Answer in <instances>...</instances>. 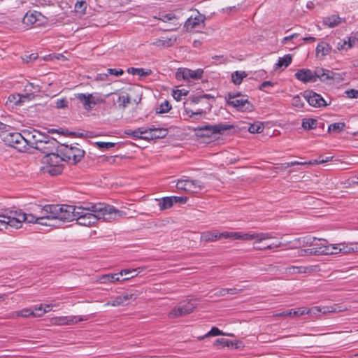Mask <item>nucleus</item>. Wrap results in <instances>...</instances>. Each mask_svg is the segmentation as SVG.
<instances>
[{"label":"nucleus","mask_w":358,"mask_h":358,"mask_svg":"<svg viewBox=\"0 0 358 358\" xmlns=\"http://www.w3.org/2000/svg\"><path fill=\"white\" fill-rule=\"evenodd\" d=\"M76 209L75 220L78 224L85 227L91 226L99 220L110 222L124 215L115 207L103 203L78 206Z\"/></svg>","instance_id":"nucleus-1"},{"label":"nucleus","mask_w":358,"mask_h":358,"mask_svg":"<svg viewBox=\"0 0 358 358\" xmlns=\"http://www.w3.org/2000/svg\"><path fill=\"white\" fill-rule=\"evenodd\" d=\"M209 97V94L189 97L184 103L185 114L189 117H195L196 119L205 117L211 109V104L207 100Z\"/></svg>","instance_id":"nucleus-2"},{"label":"nucleus","mask_w":358,"mask_h":358,"mask_svg":"<svg viewBox=\"0 0 358 358\" xmlns=\"http://www.w3.org/2000/svg\"><path fill=\"white\" fill-rule=\"evenodd\" d=\"M273 236L270 233H256V232H248V233H242L238 232V238L237 240L242 241H251L255 240L253 243L254 248L257 250H265L267 249L271 248H278L281 247L282 245L281 242H278L276 243H272L270 245H267L265 246H259L258 243H260L263 241L268 240L272 238Z\"/></svg>","instance_id":"nucleus-3"},{"label":"nucleus","mask_w":358,"mask_h":358,"mask_svg":"<svg viewBox=\"0 0 358 358\" xmlns=\"http://www.w3.org/2000/svg\"><path fill=\"white\" fill-rule=\"evenodd\" d=\"M57 152L62 155L64 162L71 164L80 162L85 155V151L79 147L78 144L60 145Z\"/></svg>","instance_id":"nucleus-4"},{"label":"nucleus","mask_w":358,"mask_h":358,"mask_svg":"<svg viewBox=\"0 0 358 358\" xmlns=\"http://www.w3.org/2000/svg\"><path fill=\"white\" fill-rule=\"evenodd\" d=\"M62 158L58 152L45 155L43 158V164H44L43 169L44 172L48 173L52 176L62 173L64 169L62 162H64V159Z\"/></svg>","instance_id":"nucleus-5"},{"label":"nucleus","mask_w":358,"mask_h":358,"mask_svg":"<svg viewBox=\"0 0 358 358\" xmlns=\"http://www.w3.org/2000/svg\"><path fill=\"white\" fill-rule=\"evenodd\" d=\"M225 99L229 106L236 108L241 112H251L254 110V106L251 103L246 95L241 92H229Z\"/></svg>","instance_id":"nucleus-6"},{"label":"nucleus","mask_w":358,"mask_h":358,"mask_svg":"<svg viewBox=\"0 0 358 358\" xmlns=\"http://www.w3.org/2000/svg\"><path fill=\"white\" fill-rule=\"evenodd\" d=\"M1 138L3 142L10 147H13L20 152L25 151L27 148V141H29L30 134H21L18 132H3Z\"/></svg>","instance_id":"nucleus-7"},{"label":"nucleus","mask_w":358,"mask_h":358,"mask_svg":"<svg viewBox=\"0 0 358 358\" xmlns=\"http://www.w3.org/2000/svg\"><path fill=\"white\" fill-rule=\"evenodd\" d=\"M76 206L50 205L49 213L55 215V220L70 222L75 220Z\"/></svg>","instance_id":"nucleus-8"},{"label":"nucleus","mask_w":358,"mask_h":358,"mask_svg":"<svg viewBox=\"0 0 358 358\" xmlns=\"http://www.w3.org/2000/svg\"><path fill=\"white\" fill-rule=\"evenodd\" d=\"M234 126L227 123H220L214 125L207 124L197 127L196 134L201 137H210L213 134H222L225 131L233 128Z\"/></svg>","instance_id":"nucleus-9"},{"label":"nucleus","mask_w":358,"mask_h":358,"mask_svg":"<svg viewBox=\"0 0 358 358\" xmlns=\"http://www.w3.org/2000/svg\"><path fill=\"white\" fill-rule=\"evenodd\" d=\"M196 307V301L194 300L191 299L186 301H182L180 302L177 307L171 310L169 314V316L171 318L182 317L193 312Z\"/></svg>","instance_id":"nucleus-10"},{"label":"nucleus","mask_w":358,"mask_h":358,"mask_svg":"<svg viewBox=\"0 0 358 358\" xmlns=\"http://www.w3.org/2000/svg\"><path fill=\"white\" fill-rule=\"evenodd\" d=\"M178 189L182 190L187 193H196L201 190L204 186L202 182L197 180H179L176 184Z\"/></svg>","instance_id":"nucleus-11"},{"label":"nucleus","mask_w":358,"mask_h":358,"mask_svg":"<svg viewBox=\"0 0 358 358\" xmlns=\"http://www.w3.org/2000/svg\"><path fill=\"white\" fill-rule=\"evenodd\" d=\"M58 143L55 138L48 136L42 142L36 144V150L44 153L45 155L54 154L55 153V151L57 152V149L59 146Z\"/></svg>","instance_id":"nucleus-12"},{"label":"nucleus","mask_w":358,"mask_h":358,"mask_svg":"<svg viewBox=\"0 0 358 358\" xmlns=\"http://www.w3.org/2000/svg\"><path fill=\"white\" fill-rule=\"evenodd\" d=\"M203 74V70L201 69L191 70L185 68L179 69L176 72V77L178 80H189V79L198 80L202 78Z\"/></svg>","instance_id":"nucleus-13"},{"label":"nucleus","mask_w":358,"mask_h":358,"mask_svg":"<svg viewBox=\"0 0 358 358\" xmlns=\"http://www.w3.org/2000/svg\"><path fill=\"white\" fill-rule=\"evenodd\" d=\"M303 97L307 101L308 104L315 108H321L328 106L327 101L323 97L312 90L305 91Z\"/></svg>","instance_id":"nucleus-14"},{"label":"nucleus","mask_w":358,"mask_h":358,"mask_svg":"<svg viewBox=\"0 0 358 358\" xmlns=\"http://www.w3.org/2000/svg\"><path fill=\"white\" fill-rule=\"evenodd\" d=\"M50 205H45L41 208L40 214L38 217L37 224L45 226L54 227L55 226V215L49 213V208Z\"/></svg>","instance_id":"nucleus-15"},{"label":"nucleus","mask_w":358,"mask_h":358,"mask_svg":"<svg viewBox=\"0 0 358 358\" xmlns=\"http://www.w3.org/2000/svg\"><path fill=\"white\" fill-rule=\"evenodd\" d=\"M75 96L83 103V108L87 110H91L95 105L103 101L101 99L96 98L92 94L79 93L75 94Z\"/></svg>","instance_id":"nucleus-16"},{"label":"nucleus","mask_w":358,"mask_h":358,"mask_svg":"<svg viewBox=\"0 0 358 358\" xmlns=\"http://www.w3.org/2000/svg\"><path fill=\"white\" fill-rule=\"evenodd\" d=\"M87 317L78 316H57L50 319V322L55 325H70L76 324L78 322L87 320Z\"/></svg>","instance_id":"nucleus-17"},{"label":"nucleus","mask_w":358,"mask_h":358,"mask_svg":"<svg viewBox=\"0 0 358 358\" xmlns=\"http://www.w3.org/2000/svg\"><path fill=\"white\" fill-rule=\"evenodd\" d=\"M43 16L37 11L27 12L22 19V22L28 27H37L41 23Z\"/></svg>","instance_id":"nucleus-18"},{"label":"nucleus","mask_w":358,"mask_h":358,"mask_svg":"<svg viewBox=\"0 0 358 358\" xmlns=\"http://www.w3.org/2000/svg\"><path fill=\"white\" fill-rule=\"evenodd\" d=\"M295 78L303 82V83L315 82L316 79V69L313 71L308 69H301L296 71L294 75Z\"/></svg>","instance_id":"nucleus-19"},{"label":"nucleus","mask_w":358,"mask_h":358,"mask_svg":"<svg viewBox=\"0 0 358 358\" xmlns=\"http://www.w3.org/2000/svg\"><path fill=\"white\" fill-rule=\"evenodd\" d=\"M206 17L198 12L194 17H189L185 22L184 27L187 31L192 30L199 27H204Z\"/></svg>","instance_id":"nucleus-20"},{"label":"nucleus","mask_w":358,"mask_h":358,"mask_svg":"<svg viewBox=\"0 0 358 358\" xmlns=\"http://www.w3.org/2000/svg\"><path fill=\"white\" fill-rule=\"evenodd\" d=\"M134 294L129 292H124L122 295L117 296L112 301L107 302L105 306H119L127 305L130 300H135Z\"/></svg>","instance_id":"nucleus-21"},{"label":"nucleus","mask_w":358,"mask_h":358,"mask_svg":"<svg viewBox=\"0 0 358 358\" xmlns=\"http://www.w3.org/2000/svg\"><path fill=\"white\" fill-rule=\"evenodd\" d=\"M23 134L24 136H26V134H30L29 141H27V146L29 145L35 148L36 149V144L42 142L43 139H45L48 137V136H44L36 130H34L33 131H23Z\"/></svg>","instance_id":"nucleus-22"},{"label":"nucleus","mask_w":358,"mask_h":358,"mask_svg":"<svg viewBox=\"0 0 358 358\" xmlns=\"http://www.w3.org/2000/svg\"><path fill=\"white\" fill-rule=\"evenodd\" d=\"M146 133V135L143 137L144 139L152 140L155 138H164L166 135L167 131L166 129L162 128L147 127Z\"/></svg>","instance_id":"nucleus-23"},{"label":"nucleus","mask_w":358,"mask_h":358,"mask_svg":"<svg viewBox=\"0 0 358 358\" xmlns=\"http://www.w3.org/2000/svg\"><path fill=\"white\" fill-rule=\"evenodd\" d=\"M20 210L10 211V215H8L7 224L8 227H11L15 229H19L22 227L23 221L20 219Z\"/></svg>","instance_id":"nucleus-24"},{"label":"nucleus","mask_w":358,"mask_h":358,"mask_svg":"<svg viewBox=\"0 0 358 358\" xmlns=\"http://www.w3.org/2000/svg\"><path fill=\"white\" fill-rule=\"evenodd\" d=\"M331 74L332 71L319 68L316 69V79H320V81L327 84H331Z\"/></svg>","instance_id":"nucleus-25"},{"label":"nucleus","mask_w":358,"mask_h":358,"mask_svg":"<svg viewBox=\"0 0 358 358\" xmlns=\"http://www.w3.org/2000/svg\"><path fill=\"white\" fill-rule=\"evenodd\" d=\"M96 281L101 284H107L120 281V279L118 273H109L99 276Z\"/></svg>","instance_id":"nucleus-26"},{"label":"nucleus","mask_w":358,"mask_h":358,"mask_svg":"<svg viewBox=\"0 0 358 358\" xmlns=\"http://www.w3.org/2000/svg\"><path fill=\"white\" fill-rule=\"evenodd\" d=\"M147 127H139L136 129H126L124 134L129 136H131L135 138L144 139V136L146 135Z\"/></svg>","instance_id":"nucleus-27"},{"label":"nucleus","mask_w":358,"mask_h":358,"mask_svg":"<svg viewBox=\"0 0 358 358\" xmlns=\"http://www.w3.org/2000/svg\"><path fill=\"white\" fill-rule=\"evenodd\" d=\"M322 309L320 307L315 306L311 308H301L298 309V312L294 313L296 315H303L305 314L310 315V316H317Z\"/></svg>","instance_id":"nucleus-28"},{"label":"nucleus","mask_w":358,"mask_h":358,"mask_svg":"<svg viewBox=\"0 0 358 358\" xmlns=\"http://www.w3.org/2000/svg\"><path fill=\"white\" fill-rule=\"evenodd\" d=\"M30 316L38 317V313H35L34 310H32L31 308H24L21 310L15 311L11 313L10 317H28Z\"/></svg>","instance_id":"nucleus-29"},{"label":"nucleus","mask_w":358,"mask_h":358,"mask_svg":"<svg viewBox=\"0 0 358 358\" xmlns=\"http://www.w3.org/2000/svg\"><path fill=\"white\" fill-rule=\"evenodd\" d=\"M331 52V46L326 42L319 43L316 47V56L324 57Z\"/></svg>","instance_id":"nucleus-30"},{"label":"nucleus","mask_w":358,"mask_h":358,"mask_svg":"<svg viewBox=\"0 0 358 358\" xmlns=\"http://www.w3.org/2000/svg\"><path fill=\"white\" fill-rule=\"evenodd\" d=\"M220 233L217 231H206L201 234V239L204 242H214L220 239Z\"/></svg>","instance_id":"nucleus-31"},{"label":"nucleus","mask_w":358,"mask_h":358,"mask_svg":"<svg viewBox=\"0 0 358 358\" xmlns=\"http://www.w3.org/2000/svg\"><path fill=\"white\" fill-rule=\"evenodd\" d=\"M247 76L248 73L245 71H236L231 73V82L235 85H239Z\"/></svg>","instance_id":"nucleus-32"},{"label":"nucleus","mask_w":358,"mask_h":358,"mask_svg":"<svg viewBox=\"0 0 358 358\" xmlns=\"http://www.w3.org/2000/svg\"><path fill=\"white\" fill-rule=\"evenodd\" d=\"M340 245H341V243L330 244L328 246L322 248L323 250H320V252L322 253L324 255L338 254V253L341 252V251H339Z\"/></svg>","instance_id":"nucleus-33"},{"label":"nucleus","mask_w":358,"mask_h":358,"mask_svg":"<svg viewBox=\"0 0 358 358\" xmlns=\"http://www.w3.org/2000/svg\"><path fill=\"white\" fill-rule=\"evenodd\" d=\"M38 215H33V214H27L24 212H22V210H20V219H22V220L25 222H28V223H36L37 224L38 222Z\"/></svg>","instance_id":"nucleus-34"},{"label":"nucleus","mask_w":358,"mask_h":358,"mask_svg":"<svg viewBox=\"0 0 358 358\" xmlns=\"http://www.w3.org/2000/svg\"><path fill=\"white\" fill-rule=\"evenodd\" d=\"M129 73H131L133 75H138L139 76H148L152 73V71L150 69H148L145 71L143 68H129L127 70Z\"/></svg>","instance_id":"nucleus-35"},{"label":"nucleus","mask_w":358,"mask_h":358,"mask_svg":"<svg viewBox=\"0 0 358 358\" xmlns=\"http://www.w3.org/2000/svg\"><path fill=\"white\" fill-rule=\"evenodd\" d=\"M317 120L313 118H305L302 121V127L305 130H310L317 127Z\"/></svg>","instance_id":"nucleus-36"},{"label":"nucleus","mask_w":358,"mask_h":358,"mask_svg":"<svg viewBox=\"0 0 358 358\" xmlns=\"http://www.w3.org/2000/svg\"><path fill=\"white\" fill-rule=\"evenodd\" d=\"M339 247V251L343 254L350 253L358 250V245L353 243L346 244L345 243H342Z\"/></svg>","instance_id":"nucleus-37"},{"label":"nucleus","mask_w":358,"mask_h":358,"mask_svg":"<svg viewBox=\"0 0 358 358\" xmlns=\"http://www.w3.org/2000/svg\"><path fill=\"white\" fill-rule=\"evenodd\" d=\"M292 55L289 54H287V55H285L282 57H279L278 62L276 64V66L278 67L284 66L286 68L292 63Z\"/></svg>","instance_id":"nucleus-38"},{"label":"nucleus","mask_w":358,"mask_h":358,"mask_svg":"<svg viewBox=\"0 0 358 358\" xmlns=\"http://www.w3.org/2000/svg\"><path fill=\"white\" fill-rule=\"evenodd\" d=\"M173 205V198L170 197H164L162 200L159 203V209L161 210H164L166 209H169L171 208Z\"/></svg>","instance_id":"nucleus-39"},{"label":"nucleus","mask_w":358,"mask_h":358,"mask_svg":"<svg viewBox=\"0 0 358 358\" xmlns=\"http://www.w3.org/2000/svg\"><path fill=\"white\" fill-rule=\"evenodd\" d=\"M86 8H87V3L85 1H83V0L78 1L75 3V6H74L75 12L79 13L80 15L85 14Z\"/></svg>","instance_id":"nucleus-40"},{"label":"nucleus","mask_w":358,"mask_h":358,"mask_svg":"<svg viewBox=\"0 0 358 358\" xmlns=\"http://www.w3.org/2000/svg\"><path fill=\"white\" fill-rule=\"evenodd\" d=\"M345 127L344 122H335L331 124L328 127V131L333 133H340L342 131Z\"/></svg>","instance_id":"nucleus-41"},{"label":"nucleus","mask_w":358,"mask_h":358,"mask_svg":"<svg viewBox=\"0 0 358 358\" xmlns=\"http://www.w3.org/2000/svg\"><path fill=\"white\" fill-rule=\"evenodd\" d=\"M324 22L328 27H334L341 22V18L339 16L334 15L327 17L324 20Z\"/></svg>","instance_id":"nucleus-42"},{"label":"nucleus","mask_w":358,"mask_h":358,"mask_svg":"<svg viewBox=\"0 0 358 358\" xmlns=\"http://www.w3.org/2000/svg\"><path fill=\"white\" fill-rule=\"evenodd\" d=\"M264 128V124L262 122H258L251 124L248 128V131L251 134H259L263 131Z\"/></svg>","instance_id":"nucleus-43"},{"label":"nucleus","mask_w":358,"mask_h":358,"mask_svg":"<svg viewBox=\"0 0 358 358\" xmlns=\"http://www.w3.org/2000/svg\"><path fill=\"white\" fill-rule=\"evenodd\" d=\"M317 243H318L317 245H315V248H313V250H314V253L317 255H323L322 253L320 252V250H322L323 248L326 246L329 245L330 244L328 243V241L325 239H317Z\"/></svg>","instance_id":"nucleus-44"},{"label":"nucleus","mask_w":358,"mask_h":358,"mask_svg":"<svg viewBox=\"0 0 358 358\" xmlns=\"http://www.w3.org/2000/svg\"><path fill=\"white\" fill-rule=\"evenodd\" d=\"M346 76V73L345 72H334L332 71L331 74V84L333 83H339L340 82L344 80L345 77Z\"/></svg>","instance_id":"nucleus-45"},{"label":"nucleus","mask_w":358,"mask_h":358,"mask_svg":"<svg viewBox=\"0 0 358 358\" xmlns=\"http://www.w3.org/2000/svg\"><path fill=\"white\" fill-rule=\"evenodd\" d=\"M214 345L218 348L233 347L234 343L231 341L222 338L217 339L214 343Z\"/></svg>","instance_id":"nucleus-46"},{"label":"nucleus","mask_w":358,"mask_h":358,"mask_svg":"<svg viewBox=\"0 0 358 358\" xmlns=\"http://www.w3.org/2000/svg\"><path fill=\"white\" fill-rule=\"evenodd\" d=\"M320 308L322 309V311L320 312L322 314H327L330 313H339L343 311V310L341 309L337 306H324Z\"/></svg>","instance_id":"nucleus-47"},{"label":"nucleus","mask_w":358,"mask_h":358,"mask_svg":"<svg viewBox=\"0 0 358 358\" xmlns=\"http://www.w3.org/2000/svg\"><path fill=\"white\" fill-rule=\"evenodd\" d=\"M152 44L157 47H170L172 45V42L171 38H167L166 40L157 39L155 41L152 43Z\"/></svg>","instance_id":"nucleus-48"},{"label":"nucleus","mask_w":358,"mask_h":358,"mask_svg":"<svg viewBox=\"0 0 358 358\" xmlns=\"http://www.w3.org/2000/svg\"><path fill=\"white\" fill-rule=\"evenodd\" d=\"M27 95H20L19 94H11L8 96V101L10 102H14L15 104L19 105L21 102L23 101L22 99H26Z\"/></svg>","instance_id":"nucleus-49"},{"label":"nucleus","mask_w":358,"mask_h":358,"mask_svg":"<svg viewBox=\"0 0 358 358\" xmlns=\"http://www.w3.org/2000/svg\"><path fill=\"white\" fill-rule=\"evenodd\" d=\"M221 238H230L232 240H237L238 238V232H234V231H224L220 233V235L219 236Z\"/></svg>","instance_id":"nucleus-50"},{"label":"nucleus","mask_w":358,"mask_h":358,"mask_svg":"<svg viewBox=\"0 0 358 358\" xmlns=\"http://www.w3.org/2000/svg\"><path fill=\"white\" fill-rule=\"evenodd\" d=\"M171 108V106L170 105L169 102L166 100L164 101L160 105L158 108V113H165L169 112Z\"/></svg>","instance_id":"nucleus-51"},{"label":"nucleus","mask_w":358,"mask_h":358,"mask_svg":"<svg viewBox=\"0 0 358 358\" xmlns=\"http://www.w3.org/2000/svg\"><path fill=\"white\" fill-rule=\"evenodd\" d=\"M187 93H188V91L185 90V89L176 90H173V96L176 101H180V100H181V99L183 96H187Z\"/></svg>","instance_id":"nucleus-52"},{"label":"nucleus","mask_w":358,"mask_h":358,"mask_svg":"<svg viewBox=\"0 0 358 358\" xmlns=\"http://www.w3.org/2000/svg\"><path fill=\"white\" fill-rule=\"evenodd\" d=\"M220 335H227L220 330L217 327H213L212 329L205 334V336H217Z\"/></svg>","instance_id":"nucleus-53"},{"label":"nucleus","mask_w":358,"mask_h":358,"mask_svg":"<svg viewBox=\"0 0 358 358\" xmlns=\"http://www.w3.org/2000/svg\"><path fill=\"white\" fill-rule=\"evenodd\" d=\"M292 104L296 108H303L304 105L301 98L299 95H296L292 98Z\"/></svg>","instance_id":"nucleus-54"},{"label":"nucleus","mask_w":358,"mask_h":358,"mask_svg":"<svg viewBox=\"0 0 358 358\" xmlns=\"http://www.w3.org/2000/svg\"><path fill=\"white\" fill-rule=\"evenodd\" d=\"M96 144L99 148L106 149V150H108L115 146V143H111V142H101L100 141V142H96Z\"/></svg>","instance_id":"nucleus-55"},{"label":"nucleus","mask_w":358,"mask_h":358,"mask_svg":"<svg viewBox=\"0 0 358 358\" xmlns=\"http://www.w3.org/2000/svg\"><path fill=\"white\" fill-rule=\"evenodd\" d=\"M118 102H121L120 106L124 108L130 103V96L129 95L120 96L118 98Z\"/></svg>","instance_id":"nucleus-56"},{"label":"nucleus","mask_w":358,"mask_h":358,"mask_svg":"<svg viewBox=\"0 0 358 358\" xmlns=\"http://www.w3.org/2000/svg\"><path fill=\"white\" fill-rule=\"evenodd\" d=\"M308 164V162H299V161H293L288 163H285L282 164V169H285L288 167L293 166L295 165H306Z\"/></svg>","instance_id":"nucleus-57"},{"label":"nucleus","mask_w":358,"mask_h":358,"mask_svg":"<svg viewBox=\"0 0 358 358\" xmlns=\"http://www.w3.org/2000/svg\"><path fill=\"white\" fill-rule=\"evenodd\" d=\"M57 108H65L68 107V101L66 98L57 99L55 102Z\"/></svg>","instance_id":"nucleus-58"},{"label":"nucleus","mask_w":358,"mask_h":358,"mask_svg":"<svg viewBox=\"0 0 358 358\" xmlns=\"http://www.w3.org/2000/svg\"><path fill=\"white\" fill-rule=\"evenodd\" d=\"M298 312V309L296 310H289L287 311H282L274 315L275 317H287V316H296L294 314V313Z\"/></svg>","instance_id":"nucleus-59"},{"label":"nucleus","mask_w":358,"mask_h":358,"mask_svg":"<svg viewBox=\"0 0 358 358\" xmlns=\"http://www.w3.org/2000/svg\"><path fill=\"white\" fill-rule=\"evenodd\" d=\"M303 243H306V244H309L313 246L318 245V243H317V238H316L315 237L306 236V237L303 238Z\"/></svg>","instance_id":"nucleus-60"},{"label":"nucleus","mask_w":358,"mask_h":358,"mask_svg":"<svg viewBox=\"0 0 358 358\" xmlns=\"http://www.w3.org/2000/svg\"><path fill=\"white\" fill-rule=\"evenodd\" d=\"M176 19V16L173 13L163 14L159 17V20L164 22Z\"/></svg>","instance_id":"nucleus-61"},{"label":"nucleus","mask_w":358,"mask_h":358,"mask_svg":"<svg viewBox=\"0 0 358 358\" xmlns=\"http://www.w3.org/2000/svg\"><path fill=\"white\" fill-rule=\"evenodd\" d=\"M107 72L108 74L114 75L115 76H120L123 74L124 71L122 69H108Z\"/></svg>","instance_id":"nucleus-62"},{"label":"nucleus","mask_w":358,"mask_h":358,"mask_svg":"<svg viewBox=\"0 0 358 358\" xmlns=\"http://www.w3.org/2000/svg\"><path fill=\"white\" fill-rule=\"evenodd\" d=\"M7 219H8V215H0V225L3 227V230L4 229L8 228Z\"/></svg>","instance_id":"nucleus-63"},{"label":"nucleus","mask_w":358,"mask_h":358,"mask_svg":"<svg viewBox=\"0 0 358 358\" xmlns=\"http://www.w3.org/2000/svg\"><path fill=\"white\" fill-rule=\"evenodd\" d=\"M345 93L347 94V96L349 98L355 99L358 97V90H357L352 89L350 90H347Z\"/></svg>","instance_id":"nucleus-64"}]
</instances>
